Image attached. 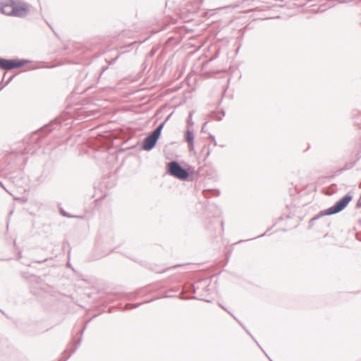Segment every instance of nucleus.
<instances>
[{
	"instance_id": "nucleus-1",
	"label": "nucleus",
	"mask_w": 361,
	"mask_h": 361,
	"mask_svg": "<svg viewBox=\"0 0 361 361\" xmlns=\"http://www.w3.org/2000/svg\"><path fill=\"white\" fill-rule=\"evenodd\" d=\"M28 11V6L19 1L5 0L0 4V11L6 15L23 16Z\"/></svg>"
},
{
	"instance_id": "nucleus-2",
	"label": "nucleus",
	"mask_w": 361,
	"mask_h": 361,
	"mask_svg": "<svg viewBox=\"0 0 361 361\" xmlns=\"http://www.w3.org/2000/svg\"><path fill=\"white\" fill-rule=\"evenodd\" d=\"M169 173L173 177L180 180H186L188 173L183 169L176 161H171L168 165Z\"/></svg>"
},
{
	"instance_id": "nucleus-3",
	"label": "nucleus",
	"mask_w": 361,
	"mask_h": 361,
	"mask_svg": "<svg viewBox=\"0 0 361 361\" xmlns=\"http://www.w3.org/2000/svg\"><path fill=\"white\" fill-rule=\"evenodd\" d=\"M27 61L23 59H0V68L4 70H11L20 68L26 65Z\"/></svg>"
},
{
	"instance_id": "nucleus-4",
	"label": "nucleus",
	"mask_w": 361,
	"mask_h": 361,
	"mask_svg": "<svg viewBox=\"0 0 361 361\" xmlns=\"http://www.w3.org/2000/svg\"><path fill=\"white\" fill-rule=\"evenodd\" d=\"M164 124H161L149 136L147 137L143 142V149L145 150L151 149L156 144Z\"/></svg>"
},
{
	"instance_id": "nucleus-5",
	"label": "nucleus",
	"mask_w": 361,
	"mask_h": 361,
	"mask_svg": "<svg viewBox=\"0 0 361 361\" xmlns=\"http://www.w3.org/2000/svg\"><path fill=\"white\" fill-rule=\"evenodd\" d=\"M353 197L350 195H347L344 196L341 200L338 201L333 207L329 208L330 214H336L343 209L348 204V203L352 200Z\"/></svg>"
},
{
	"instance_id": "nucleus-6",
	"label": "nucleus",
	"mask_w": 361,
	"mask_h": 361,
	"mask_svg": "<svg viewBox=\"0 0 361 361\" xmlns=\"http://www.w3.org/2000/svg\"><path fill=\"white\" fill-rule=\"evenodd\" d=\"M185 138L190 145V149H193V140H194V136H193L192 133L190 130H188L185 134Z\"/></svg>"
}]
</instances>
